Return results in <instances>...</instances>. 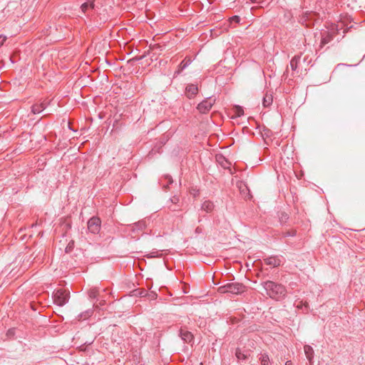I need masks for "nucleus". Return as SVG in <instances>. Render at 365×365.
<instances>
[{"mask_svg": "<svg viewBox=\"0 0 365 365\" xmlns=\"http://www.w3.org/2000/svg\"><path fill=\"white\" fill-rule=\"evenodd\" d=\"M262 286L266 290L267 294L273 299L280 300L287 295V289L281 284L272 281H267L262 284Z\"/></svg>", "mask_w": 365, "mask_h": 365, "instance_id": "f257e3e1", "label": "nucleus"}, {"mask_svg": "<svg viewBox=\"0 0 365 365\" xmlns=\"http://www.w3.org/2000/svg\"><path fill=\"white\" fill-rule=\"evenodd\" d=\"M230 22H235L237 24H239L240 21V18L238 16H233L230 19Z\"/></svg>", "mask_w": 365, "mask_h": 365, "instance_id": "b1692460", "label": "nucleus"}, {"mask_svg": "<svg viewBox=\"0 0 365 365\" xmlns=\"http://www.w3.org/2000/svg\"><path fill=\"white\" fill-rule=\"evenodd\" d=\"M296 307L297 309H302V307H304L307 312L309 308V304L307 302H303L302 301H299V303L296 305Z\"/></svg>", "mask_w": 365, "mask_h": 365, "instance_id": "4be33fe9", "label": "nucleus"}, {"mask_svg": "<svg viewBox=\"0 0 365 365\" xmlns=\"http://www.w3.org/2000/svg\"><path fill=\"white\" fill-rule=\"evenodd\" d=\"M47 106V103L46 102H41L39 103H36L32 106L31 107V112L34 114L40 113L41 111H43Z\"/></svg>", "mask_w": 365, "mask_h": 365, "instance_id": "1a4fd4ad", "label": "nucleus"}, {"mask_svg": "<svg viewBox=\"0 0 365 365\" xmlns=\"http://www.w3.org/2000/svg\"><path fill=\"white\" fill-rule=\"evenodd\" d=\"M304 351L307 359L309 361V362H312L314 357V350L312 347L309 345H305L304 346Z\"/></svg>", "mask_w": 365, "mask_h": 365, "instance_id": "4468645a", "label": "nucleus"}, {"mask_svg": "<svg viewBox=\"0 0 365 365\" xmlns=\"http://www.w3.org/2000/svg\"><path fill=\"white\" fill-rule=\"evenodd\" d=\"M11 330H9V331H8V332L9 333V334H11Z\"/></svg>", "mask_w": 365, "mask_h": 365, "instance_id": "473e14b6", "label": "nucleus"}, {"mask_svg": "<svg viewBox=\"0 0 365 365\" xmlns=\"http://www.w3.org/2000/svg\"><path fill=\"white\" fill-rule=\"evenodd\" d=\"M261 365H269V357L267 354H262L260 358Z\"/></svg>", "mask_w": 365, "mask_h": 365, "instance_id": "6ab92c4d", "label": "nucleus"}, {"mask_svg": "<svg viewBox=\"0 0 365 365\" xmlns=\"http://www.w3.org/2000/svg\"><path fill=\"white\" fill-rule=\"evenodd\" d=\"M334 38L326 31L322 32L321 47L329 43Z\"/></svg>", "mask_w": 365, "mask_h": 365, "instance_id": "9d476101", "label": "nucleus"}, {"mask_svg": "<svg viewBox=\"0 0 365 365\" xmlns=\"http://www.w3.org/2000/svg\"><path fill=\"white\" fill-rule=\"evenodd\" d=\"M202 229L201 227H197L195 229V232H196V233H198V234H199V233H201V232H202Z\"/></svg>", "mask_w": 365, "mask_h": 365, "instance_id": "a878e982", "label": "nucleus"}, {"mask_svg": "<svg viewBox=\"0 0 365 365\" xmlns=\"http://www.w3.org/2000/svg\"><path fill=\"white\" fill-rule=\"evenodd\" d=\"M11 330H9V331H8V332L9 333V334H11Z\"/></svg>", "mask_w": 365, "mask_h": 365, "instance_id": "2f4dec72", "label": "nucleus"}, {"mask_svg": "<svg viewBox=\"0 0 365 365\" xmlns=\"http://www.w3.org/2000/svg\"><path fill=\"white\" fill-rule=\"evenodd\" d=\"M98 295V289L96 287L91 288L88 292L90 298L94 299Z\"/></svg>", "mask_w": 365, "mask_h": 365, "instance_id": "aec40b11", "label": "nucleus"}, {"mask_svg": "<svg viewBox=\"0 0 365 365\" xmlns=\"http://www.w3.org/2000/svg\"><path fill=\"white\" fill-rule=\"evenodd\" d=\"M339 25L332 24L327 28L328 29L326 31H327L334 38L338 34L339 30Z\"/></svg>", "mask_w": 365, "mask_h": 365, "instance_id": "2eb2a0df", "label": "nucleus"}, {"mask_svg": "<svg viewBox=\"0 0 365 365\" xmlns=\"http://www.w3.org/2000/svg\"><path fill=\"white\" fill-rule=\"evenodd\" d=\"M192 61V59L190 56H186L184 60L180 63V64L178 66V70L176 71L178 74H179L182 70H184L187 66H188L191 62Z\"/></svg>", "mask_w": 365, "mask_h": 365, "instance_id": "9b49d317", "label": "nucleus"}, {"mask_svg": "<svg viewBox=\"0 0 365 365\" xmlns=\"http://www.w3.org/2000/svg\"><path fill=\"white\" fill-rule=\"evenodd\" d=\"M215 102V98L212 97L207 98L197 105V109L201 113H207L210 110Z\"/></svg>", "mask_w": 365, "mask_h": 365, "instance_id": "20e7f679", "label": "nucleus"}, {"mask_svg": "<svg viewBox=\"0 0 365 365\" xmlns=\"http://www.w3.org/2000/svg\"><path fill=\"white\" fill-rule=\"evenodd\" d=\"M273 102V96L271 93L266 92L262 100V105L267 108L272 105Z\"/></svg>", "mask_w": 365, "mask_h": 365, "instance_id": "f8f14e48", "label": "nucleus"}, {"mask_svg": "<svg viewBox=\"0 0 365 365\" xmlns=\"http://www.w3.org/2000/svg\"><path fill=\"white\" fill-rule=\"evenodd\" d=\"M301 56H294L290 61V67L293 71H295L298 68Z\"/></svg>", "mask_w": 365, "mask_h": 365, "instance_id": "dca6fc26", "label": "nucleus"}, {"mask_svg": "<svg viewBox=\"0 0 365 365\" xmlns=\"http://www.w3.org/2000/svg\"><path fill=\"white\" fill-rule=\"evenodd\" d=\"M235 355L238 359L245 360L247 359V356L243 352H242L240 349H236Z\"/></svg>", "mask_w": 365, "mask_h": 365, "instance_id": "412c9836", "label": "nucleus"}, {"mask_svg": "<svg viewBox=\"0 0 365 365\" xmlns=\"http://www.w3.org/2000/svg\"><path fill=\"white\" fill-rule=\"evenodd\" d=\"M252 3H256V0H250Z\"/></svg>", "mask_w": 365, "mask_h": 365, "instance_id": "c85d7f7f", "label": "nucleus"}, {"mask_svg": "<svg viewBox=\"0 0 365 365\" xmlns=\"http://www.w3.org/2000/svg\"><path fill=\"white\" fill-rule=\"evenodd\" d=\"M101 220L99 217H93L88 222V229L92 233H98L101 229Z\"/></svg>", "mask_w": 365, "mask_h": 365, "instance_id": "39448f33", "label": "nucleus"}, {"mask_svg": "<svg viewBox=\"0 0 365 365\" xmlns=\"http://www.w3.org/2000/svg\"><path fill=\"white\" fill-rule=\"evenodd\" d=\"M1 37V36H0V38Z\"/></svg>", "mask_w": 365, "mask_h": 365, "instance_id": "72a5a7b5", "label": "nucleus"}, {"mask_svg": "<svg viewBox=\"0 0 365 365\" xmlns=\"http://www.w3.org/2000/svg\"><path fill=\"white\" fill-rule=\"evenodd\" d=\"M168 180H169L170 183H171L173 182L170 178H169Z\"/></svg>", "mask_w": 365, "mask_h": 365, "instance_id": "c756f323", "label": "nucleus"}, {"mask_svg": "<svg viewBox=\"0 0 365 365\" xmlns=\"http://www.w3.org/2000/svg\"><path fill=\"white\" fill-rule=\"evenodd\" d=\"M190 193L195 197V196H197L199 195V191L197 190L193 189L192 192L190 191Z\"/></svg>", "mask_w": 365, "mask_h": 365, "instance_id": "393cba45", "label": "nucleus"}, {"mask_svg": "<svg viewBox=\"0 0 365 365\" xmlns=\"http://www.w3.org/2000/svg\"><path fill=\"white\" fill-rule=\"evenodd\" d=\"M104 304H105V300H101L99 302V306H103V305H104ZM96 307H98V305H96Z\"/></svg>", "mask_w": 365, "mask_h": 365, "instance_id": "bb28decb", "label": "nucleus"}, {"mask_svg": "<svg viewBox=\"0 0 365 365\" xmlns=\"http://www.w3.org/2000/svg\"><path fill=\"white\" fill-rule=\"evenodd\" d=\"M264 263L272 267H277L281 264V259L277 257H269L264 259Z\"/></svg>", "mask_w": 365, "mask_h": 365, "instance_id": "6e6552de", "label": "nucleus"}, {"mask_svg": "<svg viewBox=\"0 0 365 365\" xmlns=\"http://www.w3.org/2000/svg\"><path fill=\"white\" fill-rule=\"evenodd\" d=\"M94 1L95 0H88L87 2L83 3L81 6L82 11L86 13L88 9H93L95 6Z\"/></svg>", "mask_w": 365, "mask_h": 365, "instance_id": "f3484780", "label": "nucleus"}, {"mask_svg": "<svg viewBox=\"0 0 365 365\" xmlns=\"http://www.w3.org/2000/svg\"><path fill=\"white\" fill-rule=\"evenodd\" d=\"M133 227L143 230L145 227V223L143 221H140L137 224H135Z\"/></svg>", "mask_w": 365, "mask_h": 365, "instance_id": "5701e85b", "label": "nucleus"}, {"mask_svg": "<svg viewBox=\"0 0 365 365\" xmlns=\"http://www.w3.org/2000/svg\"><path fill=\"white\" fill-rule=\"evenodd\" d=\"M215 207L214 203L210 200H205L201 206V209L206 212H211Z\"/></svg>", "mask_w": 365, "mask_h": 365, "instance_id": "ddd939ff", "label": "nucleus"}, {"mask_svg": "<svg viewBox=\"0 0 365 365\" xmlns=\"http://www.w3.org/2000/svg\"><path fill=\"white\" fill-rule=\"evenodd\" d=\"M285 365H292V361H287L285 363Z\"/></svg>", "mask_w": 365, "mask_h": 365, "instance_id": "cd10ccee", "label": "nucleus"}, {"mask_svg": "<svg viewBox=\"0 0 365 365\" xmlns=\"http://www.w3.org/2000/svg\"><path fill=\"white\" fill-rule=\"evenodd\" d=\"M6 38L4 36V38H3V41H2V42H4V41H6ZM1 44H3V43H1Z\"/></svg>", "mask_w": 365, "mask_h": 365, "instance_id": "7c9ffc66", "label": "nucleus"}, {"mask_svg": "<svg viewBox=\"0 0 365 365\" xmlns=\"http://www.w3.org/2000/svg\"><path fill=\"white\" fill-rule=\"evenodd\" d=\"M198 91L199 89L197 85L190 83L186 86L185 93L189 99H192L197 96Z\"/></svg>", "mask_w": 365, "mask_h": 365, "instance_id": "423d86ee", "label": "nucleus"}, {"mask_svg": "<svg viewBox=\"0 0 365 365\" xmlns=\"http://www.w3.org/2000/svg\"><path fill=\"white\" fill-rule=\"evenodd\" d=\"M232 110L233 112L232 117L238 118L244 115V110L242 107L240 106H235Z\"/></svg>", "mask_w": 365, "mask_h": 365, "instance_id": "a211bd4d", "label": "nucleus"}, {"mask_svg": "<svg viewBox=\"0 0 365 365\" xmlns=\"http://www.w3.org/2000/svg\"><path fill=\"white\" fill-rule=\"evenodd\" d=\"M246 287L241 283L231 282L218 287L217 291L220 294L230 293L233 294H240L245 292Z\"/></svg>", "mask_w": 365, "mask_h": 365, "instance_id": "f03ea898", "label": "nucleus"}, {"mask_svg": "<svg viewBox=\"0 0 365 365\" xmlns=\"http://www.w3.org/2000/svg\"><path fill=\"white\" fill-rule=\"evenodd\" d=\"M180 336L181 339L187 344L192 342L194 339L193 334L190 331L182 328L180 330Z\"/></svg>", "mask_w": 365, "mask_h": 365, "instance_id": "0eeeda50", "label": "nucleus"}, {"mask_svg": "<svg viewBox=\"0 0 365 365\" xmlns=\"http://www.w3.org/2000/svg\"><path fill=\"white\" fill-rule=\"evenodd\" d=\"M70 298L69 290L65 288H60L54 291L53 294V300L54 304L62 307L66 304Z\"/></svg>", "mask_w": 365, "mask_h": 365, "instance_id": "7ed1b4c3", "label": "nucleus"}]
</instances>
